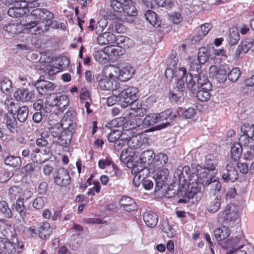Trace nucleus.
<instances>
[{
    "label": "nucleus",
    "mask_w": 254,
    "mask_h": 254,
    "mask_svg": "<svg viewBox=\"0 0 254 254\" xmlns=\"http://www.w3.org/2000/svg\"><path fill=\"white\" fill-rule=\"evenodd\" d=\"M215 166L213 163H206L203 166L197 165L195 171L197 174L193 172L190 179V185L188 186L189 190L188 197L193 198L194 195L201 191H203L206 187L210 185L212 179L215 175L214 171Z\"/></svg>",
    "instance_id": "obj_1"
},
{
    "label": "nucleus",
    "mask_w": 254,
    "mask_h": 254,
    "mask_svg": "<svg viewBox=\"0 0 254 254\" xmlns=\"http://www.w3.org/2000/svg\"><path fill=\"white\" fill-rule=\"evenodd\" d=\"M111 6L113 9L120 13L117 16L121 22L131 23L137 15V10L132 0H112Z\"/></svg>",
    "instance_id": "obj_2"
},
{
    "label": "nucleus",
    "mask_w": 254,
    "mask_h": 254,
    "mask_svg": "<svg viewBox=\"0 0 254 254\" xmlns=\"http://www.w3.org/2000/svg\"><path fill=\"white\" fill-rule=\"evenodd\" d=\"M228 242L230 249L226 254H247L252 249V246L241 235L232 238Z\"/></svg>",
    "instance_id": "obj_3"
},
{
    "label": "nucleus",
    "mask_w": 254,
    "mask_h": 254,
    "mask_svg": "<svg viewBox=\"0 0 254 254\" xmlns=\"http://www.w3.org/2000/svg\"><path fill=\"white\" fill-rule=\"evenodd\" d=\"M134 69L131 66H127L122 69L114 65L105 66V76H108L118 79L122 81H126L131 78Z\"/></svg>",
    "instance_id": "obj_4"
},
{
    "label": "nucleus",
    "mask_w": 254,
    "mask_h": 254,
    "mask_svg": "<svg viewBox=\"0 0 254 254\" xmlns=\"http://www.w3.org/2000/svg\"><path fill=\"white\" fill-rule=\"evenodd\" d=\"M217 220L219 223H224L232 226L239 222V214L235 206L227 205L223 211L218 213Z\"/></svg>",
    "instance_id": "obj_5"
},
{
    "label": "nucleus",
    "mask_w": 254,
    "mask_h": 254,
    "mask_svg": "<svg viewBox=\"0 0 254 254\" xmlns=\"http://www.w3.org/2000/svg\"><path fill=\"white\" fill-rule=\"evenodd\" d=\"M29 15L36 20L28 23L25 25L26 29L34 27L38 23V20L41 21H51L54 18V14L45 8H36L31 11Z\"/></svg>",
    "instance_id": "obj_6"
},
{
    "label": "nucleus",
    "mask_w": 254,
    "mask_h": 254,
    "mask_svg": "<svg viewBox=\"0 0 254 254\" xmlns=\"http://www.w3.org/2000/svg\"><path fill=\"white\" fill-rule=\"evenodd\" d=\"M186 68H182L180 69V75L181 78L178 79L176 83L175 86L170 92V99L172 101L177 102L180 101L183 96V89L184 88V78L186 73Z\"/></svg>",
    "instance_id": "obj_7"
},
{
    "label": "nucleus",
    "mask_w": 254,
    "mask_h": 254,
    "mask_svg": "<svg viewBox=\"0 0 254 254\" xmlns=\"http://www.w3.org/2000/svg\"><path fill=\"white\" fill-rule=\"evenodd\" d=\"M138 90L135 87H129L122 91L120 93L122 107L126 108L135 102L138 98Z\"/></svg>",
    "instance_id": "obj_8"
},
{
    "label": "nucleus",
    "mask_w": 254,
    "mask_h": 254,
    "mask_svg": "<svg viewBox=\"0 0 254 254\" xmlns=\"http://www.w3.org/2000/svg\"><path fill=\"white\" fill-rule=\"evenodd\" d=\"M241 132L239 142L243 145L251 144V146H254V133L252 125L245 123L241 127Z\"/></svg>",
    "instance_id": "obj_9"
},
{
    "label": "nucleus",
    "mask_w": 254,
    "mask_h": 254,
    "mask_svg": "<svg viewBox=\"0 0 254 254\" xmlns=\"http://www.w3.org/2000/svg\"><path fill=\"white\" fill-rule=\"evenodd\" d=\"M105 66L102 71V78L98 81V87L103 90H117L120 87V83L114 77L105 76Z\"/></svg>",
    "instance_id": "obj_10"
},
{
    "label": "nucleus",
    "mask_w": 254,
    "mask_h": 254,
    "mask_svg": "<svg viewBox=\"0 0 254 254\" xmlns=\"http://www.w3.org/2000/svg\"><path fill=\"white\" fill-rule=\"evenodd\" d=\"M77 114L72 109H69L62 120L61 126L64 129L75 130L76 127Z\"/></svg>",
    "instance_id": "obj_11"
},
{
    "label": "nucleus",
    "mask_w": 254,
    "mask_h": 254,
    "mask_svg": "<svg viewBox=\"0 0 254 254\" xmlns=\"http://www.w3.org/2000/svg\"><path fill=\"white\" fill-rule=\"evenodd\" d=\"M227 66L221 65L219 67L211 65L209 68V75L219 83H224L227 80Z\"/></svg>",
    "instance_id": "obj_12"
},
{
    "label": "nucleus",
    "mask_w": 254,
    "mask_h": 254,
    "mask_svg": "<svg viewBox=\"0 0 254 254\" xmlns=\"http://www.w3.org/2000/svg\"><path fill=\"white\" fill-rule=\"evenodd\" d=\"M54 183L60 187H66L70 183V177L66 170L63 168L58 169L54 175Z\"/></svg>",
    "instance_id": "obj_13"
},
{
    "label": "nucleus",
    "mask_w": 254,
    "mask_h": 254,
    "mask_svg": "<svg viewBox=\"0 0 254 254\" xmlns=\"http://www.w3.org/2000/svg\"><path fill=\"white\" fill-rule=\"evenodd\" d=\"M158 123L162 122L159 126V129L164 128L170 125L173 120L177 117V113H173L171 110H167L164 112L157 114Z\"/></svg>",
    "instance_id": "obj_14"
},
{
    "label": "nucleus",
    "mask_w": 254,
    "mask_h": 254,
    "mask_svg": "<svg viewBox=\"0 0 254 254\" xmlns=\"http://www.w3.org/2000/svg\"><path fill=\"white\" fill-rule=\"evenodd\" d=\"M35 86L41 95L50 94L55 88V86L53 83L42 79L38 80L35 82Z\"/></svg>",
    "instance_id": "obj_15"
},
{
    "label": "nucleus",
    "mask_w": 254,
    "mask_h": 254,
    "mask_svg": "<svg viewBox=\"0 0 254 254\" xmlns=\"http://www.w3.org/2000/svg\"><path fill=\"white\" fill-rule=\"evenodd\" d=\"M169 177V171L166 168H163L158 171L154 176L155 180V190H159L164 186L167 182Z\"/></svg>",
    "instance_id": "obj_16"
},
{
    "label": "nucleus",
    "mask_w": 254,
    "mask_h": 254,
    "mask_svg": "<svg viewBox=\"0 0 254 254\" xmlns=\"http://www.w3.org/2000/svg\"><path fill=\"white\" fill-rule=\"evenodd\" d=\"M16 244L11 242L8 238L0 237V254H14Z\"/></svg>",
    "instance_id": "obj_17"
},
{
    "label": "nucleus",
    "mask_w": 254,
    "mask_h": 254,
    "mask_svg": "<svg viewBox=\"0 0 254 254\" xmlns=\"http://www.w3.org/2000/svg\"><path fill=\"white\" fill-rule=\"evenodd\" d=\"M226 172L223 173L222 178L225 182H235L238 178V173L235 169V163H229L226 166Z\"/></svg>",
    "instance_id": "obj_18"
},
{
    "label": "nucleus",
    "mask_w": 254,
    "mask_h": 254,
    "mask_svg": "<svg viewBox=\"0 0 254 254\" xmlns=\"http://www.w3.org/2000/svg\"><path fill=\"white\" fill-rule=\"evenodd\" d=\"M155 153L152 150H147L143 152L139 158L140 163L142 165L140 169H143L145 170V168L147 166H150V169H152L151 165H152L153 159H155Z\"/></svg>",
    "instance_id": "obj_19"
},
{
    "label": "nucleus",
    "mask_w": 254,
    "mask_h": 254,
    "mask_svg": "<svg viewBox=\"0 0 254 254\" xmlns=\"http://www.w3.org/2000/svg\"><path fill=\"white\" fill-rule=\"evenodd\" d=\"M14 96L17 101L23 103L31 101L34 98V94L28 89H19L14 93Z\"/></svg>",
    "instance_id": "obj_20"
},
{
    "label": "nucleus",
    "mask_w": 254,
    "mask_h": 254,
    "mask_svg": "<svg viewBox=\"0 0 254 254\" xmlns=\"http://www.w3.org/2000/svg\"><path fill=\"white\" fill-rule=\"evenodd\" d=\"M69 99L65 94L56 95L51 103L52 106H57L59 110L64 111L68 107Z\"/></svg>",
    "instance_id": "obj_21"
},
{
    "label": "nucleus",
    "mask_w": 254,
    "mask_h": 254,
    "mask_svg": "<svg viewBox=\"0 0 254 254\" xmlns=\"http://www.w3.org/2000/svg\"><path fill=\"white\" fill-rule=\"evenodd\" d=\"M0 233L5 238L12 237L15 234L13 226L7 221L0 220Z\"/></svg>",
    "instance_id": "obj_22"
},
{
    "label": "nucleus",
    "mask_w": 254,
    "mask_h": 254,
    "mask_svg": "<svg viewBox=\"0 0 254 254\" xmlns=\"http://www.w3.org/2000/svg\"><path fill=\"white\" fill-rule=\"evenodd\" d=\"M108 24V21L105 18L100 19L97 22L94 19L90 20L88 28L91 30H95L97 34L102 32L106 27Z\"/></svg>",
    "instance_id": "obj_23"
},
{
    "label": "nucleus",
    "mask_w": 254,
    "mask_h": 254,
    "mask_svg": "<svg viewBox=\"0 0 254 254\" xmlns=\"http://www.w3.org/2000/svg\"><path fill=\"white\" fill-rule=\"evenodd\" d=\"M212 90V84L208 83L205 87L199 88L196 93L197 99L202 102L207 101L210 98V92Z\"/></svg>",
    "instance_id": "obj_24"
},
{
    "label": "nucleus",
    "mask_w": 254,
    "mask_h": 254,
    "mask_svg": "<svg viewBox=\"0 0 254 254\" xmlns=\"http://www.w3.org/2000/svg\"><path fill=\"white\" fill-rule=\"evenodd\" d=\"M74 130H71L69 129H64L62 131L60 137L57 140V142L60 145L66 146L68 145L72 138L73 133Z\"/></svg>",
    "instance_id": "obj_25"
},
{
    "label": "nucleus",
    "mask_w": 254,
    "mask_h": 254,
    "mask_svg": "<svg viewBox=\"0 0 254 254\" xmlns=\"http://www.w3.org/2000/svg\"><path fill=\"white\" fill-rule=\"evenodd\" d=\"M143 220L148 227H154L158 223V216L153 211H146L143 214Z\"/></svg>",
    "instance_id": "obj_26"
},
{
    "label": "nucleus",
    "mask_w": 254,
    "mask_h": 254,
    "mask_svg": "<svg viewBox=\"0 0 254 254\" xmlns=\"http://www.w3.org/2000/svg\"><path fill=\"white\" fill-rule=\"evenodd\" d=\"M213 233L217 240L222 241L230 235L231 230L228 227L223 226L216 229Z\"/></svg>",
    "instance_id": "obj_27"
},
{
    "label": "nucleus",
    "mask_w": 254,
    "mask_h": 254,
    "mask_svg": "<svg viewBox=\"0 0 254 254\" xmlns=\"http://www.w3.org/2000/svg\"><path fill=\"white\" fill-rule=\"evenodd\" d=\"M120 204L123 208L127 211H133L136 208L134 200L128 196H123L120 200Z\"/></svg>",
    "instance_id": "obj_28"
},
{
    "label": "nucleus",
    "mask_w": 254,
    "mask_h": 254,
    "mask_svg": "<svg viewBox=\"0 0 254 254\" xmlns=\"http://www.w3.org/2000/svg\"><path fill=\"white\" fill-rule=\"evenodd\" d=\"M180 186L174 184L171 185L166 191V194L168 197H171L175 195L181 196L185 195L187 193V189L184 188L185 190H183L180 188Z\"/></svg>",
    "instance_id": "obj_29"
},
{
    "label": "nucleus",
    "mask_w": 254,
    "mask_h": 254,
    "mask_svg": "<svg viewBox=\"0 0 254 254\" xmlns=\"http://www.w3.org/2000/svg\"><path fill=\"white\" fill-rule=\"evenodd\" d=\"M184 82H186L187 87L189 91L193 94H196L198 89L197 83L195 82L192 76L187 74V71L185 74Z\"/></svg>",
    "instance_id": "obj_30"
},
{
    "label": "nucleus",
    "mask_w": 254,
    "mask_h": 254,
    "mask_svg": "<svg viewBox=\"0 0 254 254\" xmlns=\"http://www.w3.org/2000/svg\"><path fill=\"white\" fill-rule=\"evenodd\" d=\"M114 44L117 45L119 48H128L133 45V42L127 37L118 35L116 36Z\"/></svg>",
    "instance_id": "obj_31"
},
{
    "label": "nucleus",
    "mask_w": 254,
    "mask_h": 254,
    "mask_svg": "<svg viewBox=\"0 0 254 254\" xmlns=\"http://www.w3.org/2000/svg\"><path fill=\"white\" fill-rule=\"evenodd\" d=\"M128 151L127 150H123L120 155V159L123 162H125L128 167H130L129 165H132L133 161L136 158L135 151L133 150H130L129 151V154L127 155V152Z\"/></svg>",
    "instance_id": "obj_32"
},
{
    "label": "nucleus",
    "mask_w": 254,
    "mask_h": 254,
    "mask_svg": "<svg viewBox=\"0 0 254 254\" xmlns=\"http://www.w3.org/2000/svg\"><path fill=\"white\" fill-rule=\"evenodd\" d=\"M39 237L44 240L49 238L52 233V229L50 225L48 222H44L42 225L38 228Z\"/></svg>",
    "instance_id": "obj_33"
},
{
    "label": "nucleus",
    "mask_w": 254,
    "mask_h": 254,
    "mask_svg": "<svg viewBox=\"0 0 254 254\" xmlns=\"http://www.w3.org/2000/svg\"><path fill=\"white\" fill-rule=\"evenodd\" d=\"M221 206V197L216 196L213 199L208 202L206 206L207 210L211 213L217 212Z\"/></svg>",
    "instance_id": "obj_34"
},
{
    "label": "nucleus",
    "mask_w": 254,
    "mask_h": 254,
    "mask_svg": "<svg viewBox=\"0 0 254 254\" xmlns=\"http://www.w3.org/2000/svg\"><path fill=\"white\" fill-rule=\"evenodd\" d=\"M181 170V166L178 167L175 170L173 180L174 184L183 186L184 183L187 181V179Z\"/></svg>",
    "instance_id": "obj_35"
},
{
    "label": "nucleus",
    "mask_w": 254,
    "mask_h": 254,
    "mask_svg": "<svg viewBox=\"0 0 254 254\" xmlns=\"http://www.w3.org/2000/svg\"><path fill=\"white\" fill-rule=\"evenodd\" d=\"M127 146L130 149H137L140 148L143 142L140 135L137 134L132 136L129 139L127 138Z\"/></svg>",
    "instance_id": "obj_36"
},
{
    "label": "nucleus",
    "mask_w": 254,
    "mask_h": 254,
    "mask_svg": "<svg viewBox=\"0 0 254 254\" xmlns=\"http://www.w3.org/2000/svg\"><path fill=\"white\" fill-rule=\"evenodd\" d=\"M243 144L240 142L239 143H234L231 148V157L235 161L239 159L242 155L243 149L242 146Z\"/></svg>",
    "instance_id": "obj_37"
},
{
    "label": "nucleus",
    "mask_w": 254,
    "mask_h": 254,
    "mask_svg": "<svg viewBox=\"0 0 254 254\" xmlns=\"http://www.w3.org/2000/svg\"><path fill=\"white\" fill-rule=\"evenodd\" d=\"M145 16L149 22L154 26H159L160 24L159 18L157 17V14L151 10H147Z\"/></svg>",
    "instance_id": "obj_38"
},
{
    "label": "nucleus",
    "mask_w": 254,
    "mask_h": 254,
    "mask_svg": "<svg viewBox=\"0 0 254 254\" xmlns=\"http://www.w3.org/2000/svg\"><path fill=\"white\" fill-rule=\"evenodd\" d=\"M4 163L12 167H19L21 165V160L19 157L8 156L4 159Z\"/></svg>",
    "instance_id": "obj_39"
},
{
    "label": "nucleus",
    "mask_w": 254,
    "mask_h": 254,
    "mask_svg": "<svg viewBox=\"0 0 254 254\" xmlns=\"http://www.w3.org/2000/svg\"><path fill=\"white\" fill-rule=\"evenodd\" d=\"M94 57L97 62L102 64L107 63L110 60L107 54L105 52V48L103 51H95L94 53Z\"/></svg>",
    "instance_id": "obj_40"
},
{
    "label": "nucleus",
    "mask_w": 254,
    "mask_h": 254,
    "mask_svg": "<svg viewBox=\"0 0 254 254\" xmlns=\"http://www.w3.org/2000/svg\"><path fill=\"white\" fill-rule=\"evenodd\" d=\"M29 109L26 106L18 108L17 110V119L20 123H23L27 119Z\"/></svg>",
    "instance_id": "obj_41"
},
{
    "label": "nucleus",
    "mask_w": 254,
    "mask_h": 254,
    "mask_svg": "<svg viewBox=\"0 0 254 254\" xmlns=\"http://www.w3.org/2000/svg\"><path fill=\"white\" fill-rule=\"evenodd\" d=\"M158 123L156 114H149L145 117L143 122V126L145 127L153 126Z\"/></svg>",
    "instance_id": "obj_42"
},
{
    "label": "nucleus",
    "mask_w": 254,
    "mask_h": 254,
    "mask_svg": "<svg viewBox=\"0 0 254 254\" xmlns=\"http://www.w3.org/2000/svg\"><path fill=\"white\" fill-rule=\"evenodd\" d=\"M143 171H144L143 169H139L138 167L133 166L132 173L135 174V176L133 180V184L136 187L139 186L140 181H142L144 179L141 177V173Z\"/></svg>",
    "instance_id": "obj_43"
},
{
    "label": "nucleus",
    "mask_w": 254,
    "mask_h": 254,
    "mask_svg": "<svg viewBox=\"0 0 254 254\" xmlns=\"http://www.w3.org/2000/svg\"><path fill=\"white\" fill-rule=\"evenodd\" d=\"M24 199L22 198H19L17 199L15 205V210L19 213L20 216L22 218L26 216V212L24 211L25 206L24 205Z\"/></svg>",
    "instance_id": "obj_44"
},
{
    "label": "nucleus",
    "mask_w": 254,
    "mask_h": 254,
    "mask_svg": "<svg viewBox=\"0 0 254 254\" xmlns=\"http://www.w3.org/2000/svg\"><path fill=\"white\" fill-rule=\"evenodd\" d=\"M246 147V151L244 154V158L247 162L254 161V146H251V144L243 145Z\"/></svg>",
    "instance_id": "obj_45"
},
{
    "label": "nucleus",
    "mask_w": 254,
    "mask_h": 254,
    "mask_svg": "<svg viewBox=\"0 0 254 254\" xmlns=\"http://www.w3.org/2000/svg\"><path fill=\"white\" fill-rule=\"evenodd\" d=\"M168 161V157L167 154L163 153L158 154L155 158L153 163L157 166H164L167 164Z\"/></svg>",
    "instance_id": "obj_46"
},
{
    "label": "nucleus",
    "mask_w": 254,
    "mask_h": 254,
    "mask_svg": "<svg viewBox=\"0 0 254 254\" xmlns=\"http://www.w3.org/2000/svg\"><path fill=\"white\" fill-rule=\"evenodd\" d=\"M0 212L8 218L12 217L11 210L9 208L8 203L5 201H0Z\"/></svg>",
    "instance_id": "obj_47"
},
{
    "label": "nucleus",
    "mask_w": 254,
    "mask_h": 254,
    "mask_svg": "<svg viewBox=\"0 0 254 254\" xmlns=\"http://www.w3.org/2000/svg\"><path fill=\"white\" fill-rule=\"evenodd\" d=\"M63 130H64V128L61 126V125H60L50 127L49 131L51 136L58 140Z\"/></svg>",
    "instance_id": "obj_48"
},
{
    "label": "nucleus",
    "mask_w": 254,
    "mask_h": 254,
    "mask_svg": "<svg viewBox=\"0 0 254 254\" xmlns=\"http://www.w3.org/2000/svg\"><path fill=\"white\" fill-rule=\"evenodd\" d=\"M210 190L212 193H216L220 191L221 188V185L219 182V179L216 176L212 179V182H210Z\"/></svg>",
    "instance_id": "obj_49"
},
{
    "label": "nucleus",
    "mask_w": 254,
    "mask_h": 254,
    "mask_svg": "<svg viewBox=\"0 0 254 254\" xmlns=\"http://www.w3.org/2000/svg\"><path fill=\"white\" fill-rule=\"evenodd\" d=\"M98 164L99 167L101 169H105L107 167H111L113 170L115 169V165H114L112 159L109 157L99 160Z\"/></svg>",
    "instance_id": "obj_50"
},
{
    "label": "nucleus",
    "mask_w": 254,
    "mask_h": 254,
    "mask_svg": "<svg viewBox=\"0 0 254 254\" xmlns=\"http://www.w3.org/2000/svg\"><path fill=\"white\" fill-rule=\"evenodd\" d=\"M207 49L204 47L200 48L198 52L197 61L199 64H204L208 59L206 53Z\"/></svg>",
    "instance_id": "obj_51"
},
{
    "label": "nucleus",
    "mask_w": 254,
    "mask_h": 254,
    "mask_svg": "<svg viewBox=\"0 0 254 254\" xmlns=\"http://www.w3.org/2000/svg\"><path fill=\"white\" fill-rule=\"evenodd\" d=\"M105 50L108 56V58L109 57H117L121 54L119 49L112 45L105 47Z\"/></svg>",
    "instance_id": "obj_52"
},
{
    "label": "nucleus",
    "mask_w": 254,
    "mask_h": 254,
    "mask_svg": "<svg viewBox=\"0 0 254 254\" xmlns=\"http://www.w3.org/2000/svg\"><path fill=\"white\" fill-rule=\"evenodd\" d=\"M6 125L8 129L11 132H14L17 127V121L13 116H7Z\"/></svg>",
    "instance_id": "obj_53"
},
{
    "label": "nucleus",
    "mask_w": 254,
    "mask_h": 254,
    "mask_svg": "<svg viewBox=\"0 0 254 254\" xmlns=\"http://www.w3.org/2000/svg\"><path fill=\"white\" fill-rule=\"evenodd\" d=\"M241 74V71L238 67L233 68L227 74L230 81L235 82L239 78Z\"/></svg>",
    "instance_id": "obj_54"
},
{
    "label": "nucleus",
    "mask_w": 254,
    "mask_h": 254,
    "mask_svg": "<svg viewBox=\"0 0 254 254\" xmlns=\"http://www.w3.org/2000/svg\"><path fill=\"white\" fill-rule=\"evenodd\" d=\"M194 78L197 81V84L198 86V89L205 87L206 84H211L209 81L208 78L203 74H200L199 75L194 77Z\"/></svg>",
    "instance_id": "obj_55"
},
{
    "label": "nucleus",
    "mask_w": 254,
    "mask_h": 254,
    "mask_svg": "<svg viewBox=\"0 0 254 254\" xmlns=\"http://www.w3.org/2000/svg\"><path fill=\"white\" fill-rule=\"evenodd\" d=\"M1 90L3 93H9L12 89L11 81L7 78H4L0 83Z\"/></svg>",
    "instance_id": "obj_56"
},
{
    "label": "nucleus",
    "mask_w": 254,
    "mask_h": 254,
    "mask_svg": "<svg viewBox=\"0 0 254 254\" xmlns=\"http://www.w3.org/2000/svg\"><path fill=\"white\" fill-rule=\"evenodd\" d=\"M47 202V199L44 197H38L33 202V207L36 209L43 208Z\"/></svg>",
    "instance_id": "obj_57"
},
{
    "label": "nucleus",
    "mask_w": 254,
    "mask_h": 254,
    "mask_svg": "<svg viewBox=\"0 0 254 254\" xmlns=\"http://www.w3.org/2000/svg\"><path fill=\"white\" fill-rule=\"evenodd\" d=\"M182 68H184V67H179V69L178 70H176L174 71V69H172V68H167L165 72V75L168 79H169L170 81L172 80V79L173 78V76H181V75H180V69Z\"/></svg>",
    "instance_id": "obj_58"
},
{
    "label": "nucleus",
    "mask_w": 254,
    "mask_h": 254,
    "mask_svg": "<svg viewBox=\"0 0 254 254\" xmlns=\"http://www.w3.org/2000/svg\"><path fill=\"white\" fill-rule=\"evenodd\" d=\"M123 136H124V134L121 133V130L115 129L109 133L108 136V140L110 142H115Z\"/></svg>",
    "instance_id": "obj_59"
},
{
    "label": "nucleus",
    "mask_w": 254,
    "mask_h": 254,
    "mask_svg": "<svg viewBox=\"0 0 254 254\" xmlns=\"http://www.w3.org/2000/svg\"><path fill=\"white\" fill-rule=\"evenodd\" d=\"M19 27H20V25H18L17 24L9 23L6 24L4 26L3 29L9 33L15 34L19 32L18 31Z\"/></svg>",
    "instance_id": "obj_60"
},
{
    "label": "nucleus",
    "mask_w": 254,
    "mask_h": 254,
    "mask_svg": "<svg viewBox=\"0 0 254 254\" xmlns=\"http://www.w3.org/2000/svg\"><path fill=\"white\" fill-rule=\"evenodd\" d=\"M254 40L251 39H247L242 42L241 47V51L244 53H247L253 47Z\"/></svg>",
    "instance_id": "obj_61"
},
{
    "label": "nucleus",
    "mask_w": 254,
    "mask_h": 254,
    "mask_svg": "<svg viewBox=\"0 0 254 254\" xmlns=\"http://www.w3.org/2000/svg\"><path fill=\"white\" fill-rule=\"evenodd\" d=\"M41 154L40 149L36 148L33 150L31 154V159L33 162L36 163L42 162Z\"/></svg>",
    "instance_id": "obj_62"
},
{
    "label": "nucleus",
    "mask_w": 254,
    "mask_h": 254,
    "mask_svg": "<svg viewBox=\"0 0 254 254\" xmlns=\"http://www.w3.org/2000/svg\"><path fill=\"white\" fill-rule=\"evenodd\" d=\"M126 145H127V138H125L123 136L121 139L120 138L115 142V149L117 151H119L123 147L125 146Z\"/></svg>",
    "instance_id": "obj_63"
},
{
    "label": "nucleus",
    "mask_w": 254,
    "mask_h": 254,
    "mask_svg": "<svg viewBox=\"0 0 254 254\" xmlns=\"http://www.w3.org/2000/svg\"><path fill=\"white\" fill-rule=\"evenodd\" d=\"M212 28V25L210 23H205L200 27V31L198 32L199 38L205 36Z\"/></svg>",
    "instance_id": "obj_64"
}]
</instances>
